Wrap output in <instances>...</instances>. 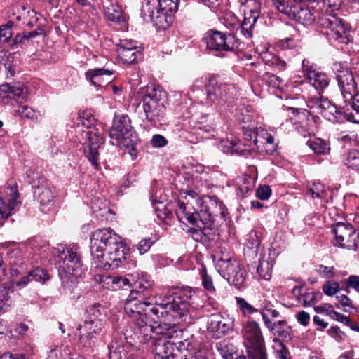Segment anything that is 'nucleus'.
<instances>
[{
	"label": "nucleus",
	"instance_id": "50",
	"mask_svg": "<svg viewBox=\"0 0 359 359\" xmlns=\"http://www.w3.org/2000/svg\"><path fill=\"white\" fill-rule=\"evenodd\" d=\"M104 13L108 20L112 22H119L121 18V10L117 4H111L106 7Z\"/></svg>",
	"mask_w": 359,
	"mask_h": 359
},
{
	"label": "nucleus",
	"instance_id": "14",
	"mask_svg": "<svg viewBox=\"0 0 359 359\" xmlns=\"http://www.w3.org/2000/svg\"><path fill=\"white\" fill-rule=\"evenodd\" d=\"M205 88L208 101L219 106L231 104L238 95V89L234 84L218 83L214 77L208 79Z\"/></svg>",
	"mask_w": 359,
	"mask_h": 359
},
{
	"label": "nucleus",
	"instance_id": "42",
	"mask_svg": "<svg viewBox=\"0 0 359 359\" xmlns=\"http://www.w3.org/2000/svg\"><path fill=\"white\" fill-rule=\"evenodd\" d=\"M217 348L224 359H233V355L236 353V348L226 341L217 344Z\"/></svg>",
	"mask_w": 359,
	"mask_h": 359
},
{
	"label": "nucleus",
	"instance_id": "52",
	"mask_svg": "<svg viewBox=\"0 0 359 359\" xmlns=\"http://www.w3.org/2000/svg\"><path fill=\"white\" fill-rule=\"evenodd\" d=\"M224 25L229 29L238 30L240 22L238 18L232 12H226L224 16Z\"/></svg>",
	"mask_w": 359,
	"mask_h": 359
},
{
	"label": "nucleus",
	"instance_id": "25",
	"mask_svg": "<svg viewBox=\"0 0 359 359\" xmlns=\"http://www.w3.org/2000/svg\"><path fill=\"white\" fill-rule=\"evenodd\" d=\"M6 194L9 196L8 203L0 196V224L12 215L21 204L18 200L19 194L15 186L8 187Z\"/></svg>",
	"mask_w": 359,
	"mask_h": 359
},
{
	"label": "nucleus",
	"instance_id": "47",
	"mask_svg": "<svg viewBox=\"0 0 359 359\" xmlns=\"http://www.w3.org/2000/svg\"><path fill=\"white\" fill-rule=\"evenodd\" d=\"M236 305L245 316H250L255 313H257L259 310L248 303L244 298L236 297L235 298Z\"/></svg>",
	"mask_w": 359,
	"mask_h": 359
},
{
	"label": "nucleus",
	"instance_id": "61",
	"mask_svg": "<svg viewBox=\"0 0 359 359\" xmlns=\"http://www.w3.org/2000/svg\"><path fill=\"white\" fill-rule=\"evenodd\" d=\"M168 143L167 139L162 135L156 134L152 136L151 144L155 148H161L166 146Z\"/></svg>",
	"mask_w": 359,
	"mask_h": 359
},
{
	"label": "nucleus",
	"instance_id": "9",
	"mask_svg": "<svg viewBox=\"0 0 359 359\" xmlns=\"http://www.w3.org/2000/svg\"><path fill=\"white\" fill-rule=\"evenodd\" d=\"M167 93L159 86L154 84L147 86L142 102L145 121L151 126H161L166 115Z\"/></svg>",
	"mask_w": 359,
	"mask_h": 359
},
{
	"label": "nucleus",
	"instance_id": "44",
	"mask_svg": "<svg viewBox=\"0 0 359 359\" xmlns=\"http://www.w3.org/2000/svg\"><path fill=\"white\" fill-rule=\"evenodd\" d=\"M237 194L245 196L252 190V182L250 177L243 176L238 178L237 181Z\"/></svg>",
	"mask_w": 359,
	"mask_h": 359
},
{
	"label": "nucleus",
	"instance_id": "2",
	"mask_svg": "<svg viewBox=\"0 0 359 359\" xmlns=\"http://www.w3.org/2000/svg\"><path fill=\"white\" fill-rule=\"evenodd\" d=\"M56 265L64 290L72 292L83 271L79 248L77 245H60L57 248Z\"/></svg>",
	"mask_w": 359,
	"mask_h": 359
},
{
	"label": "nucleus",
	"instance_id": "23",
	"mask_svg": "<svg viewBox=\"0 0 359 359\" xmlns=\"http://www.w3.org/2000/svg\"><path fill=\"white\" fill-rule=\"evenodd\" d=\"M302 67L310 86L318 92V94H321L329 85L328 76L316 69L306 59L302 60Z\"/></svg>",
	"mask_w": 359,
	"mask_h": 359
},
{
	"label": "nucleus",
	"instance_id": "40",
	"mask_svg": "<svg viewBox=\"0 0 359 359\" xmlns=\"http://www.w3.org/2000/svg\"><path fill=\"white\" fill-rule=\"evenodd\" d=\"M70 348L68 346H56L48 353L47 359H71Z\"/></svg>",
	"mask_w": 359,
	"mask_h": 359
},
{
	"label": "nucleus",
	"instance_id": "1",
	"mask_svg": "<svg viewBox=\"0 0 359 359\" xmlns=\"http://www.w3.org/2000/svg\"><path fill=\"white\" fill-rule=\"evenodd\" d=\"M90 243L91 256L97 268H117L126 260V249L122 238L111 229L95 230L90 236Z\"/></svg>",
	"mask_w": 359,
	"mask_h": 359
},
{
	"label": "nucleus",
	"instance_id": "43",
	"mask_svg": "<svg viewBox=\"0 0 359 359\" xmlns=\"http://www.w3.org/2000/svg\"><path fill=\"white\" fill-rule=\"evenodd\" d=\"M307 144L316 154H325L330 150L328 144L320 138L309 140L307 142Z\"/></svg>",
	"mask_w": 359,
	"mask_h": 359
},
{
	"label": "nucleus",
	"instance_id": "8",
	"mask_svg": "<svg viewBox=\"0 0 359 359\" xmlns=\"http://www.w3.org/2000/svg\"><path fill=\"white\" fill-rule=\"evenodd\" d=\"M96 120L90 111H83L78 114L76 126L83 127L86 130H81L86 137L83 143L84 154L90 162L92 165L97 169L98 164V149L104 143V138L101 132L95 126Z\"/></svg>",
	"mask_w": 359,
	"mask_h": 359
},
{
	"label": "nucleus",
	"instance_id": "24",
	"mask_svg": "<svg viewBox=\"0 0 359 359\" xmlns=\"http://www.w3.org/2000/svg\"><path fill=\"white\" fill-rule=\"evenodd\" d=\"M175 297H182V301L189 304L187 315L180 318V320L190 323L192 319L197 318V311L202 307L196 292L190 287H184Z\"/></svg>",
	"mask_w": 359,
	"mask_h": 359
},
{
	"label": "nucleus",
	"instance_id": "12",
	"mask_svg": "<svg viewBox=\"0 0 359 359\" xmlns=\"http://www.w3.org/2000/svg\"><path fill=\"white\" fill-rule=\"evenodd\" d=\"M109 135L112 144L119 147H130L137 141V135L133 130L130 119L127 114L114 115Z\"/></svg>",
	"mask_w": 359,
	"mask_h": 359
},
{
	"label": "nucleus",
	"instance_id": "37",
	"mask_svg": "<svg viewBox=\"0 0 359 359\" xmlns=\"http://www.w3.org/2000/svg\"><path fill=\"white\" fill-rule=\"evenodd\" d=\"M256 114L250 107H243L240 109L237 115V120L243 123H248L246 126H255Z\"/></svg>",
	"mask_w": 359,
	"mask_h": 359
},
{
	"label": "nucleus",
	"instance_id": "19",
	"mask_svg": "<svg viewBox=\"0 0 359 359\" xmlns=\"http://www.w3.org/2000/svg\"><path fill=\"white\" fill-rule=\"evenodd\" d=\"M306 104L313 111L321 114L325 118L330 121H338L339 116L342 114L341 107L338 109L327 97L322 96L320 94L309 95Z\"/></svg>",
	"mask_w": 359,
	"mask_h": 359
},
{
	"label": "nucleus",
	"instance_id": "62",
	"mask_svg": "<svg viewBox=\"0 0 359 359\" xmlns=\"http://www.w3.org/2000/svg\"><path fill=\"white\" fill-rule=\"evenodd\" d=\"M271 195V189L268 185L261 186L257 189L256 196L261 200L266 201Z\"/></svg>",
	"mask_w": 359,
	"mask_h": 359
},
{
	"label": "nucleus",
	"instance_id": "4",
	"mask_svg": "<svg viewBox=\"0 0 359 359\" xmlns=\"http://www.w3.org/2000/svg\"><path fill=\"white\" fill-rule=\"evenodd\" d=\"M339 88L341 93L344 105L341 107L344 118L351 122H358L350 112L351 109L359 114V92H357V83L352 72L341 62L333 65Z\"/></svg>",
	"mask_w": 359,
	"mask_h": 359
},
{
	"label": "nucleus",
	"instance_id": "32",
	"mask_svg": "<svg viewBox=\"0 0 359 359\" xmlns=\"http://www.w3.org/2000/svg\"><path fill=\"white\" fill-rule=\"evenodd\" d=\"M208 329L215 338H220L231 329V321L220 314H212L208 323Z\"/></svg>",
	"mask_w": 359,
	"mask_h": 359
},
{
	"label": "nucleus",
	"instance_id": "11",
	"mask_svg": "<svg viewBox=\"0 0 359 359\" xmlns=\"http://www.w3.org/2000/svg\"><path fill=\"white\" fill-rule=\"evenodd\" d=\"M150 333L147 337H144V341L150 340L153 345V352L155 356L159 359H177L180 357L178 353L183 354L184 351H189L192 349V341L188 339L184 341L174 342L168 340L167 335H163L156 339Z\"/></svg>",
	"mask_w": 359,
	"mask_h": 359
},
{
	"label": "nucleus",
	"instance_id": "53",
	"mask_svg": "<svg viewBox=\"0 0 359 359\" xmlns=\"http://www.w3.org/2000/svg\"><path fill=\"white\" fill-rule=\"evenodd\" d=\"M13 25V22L10 20L0 26V43H6L11 39L12 36L11 28Z\"/></svg>",
	"mask_w": 359,
	"mask_h": 359
},
{
	"label": "nucleus",
	"instance_id": "36",
	"mask_svg": "<svg viewBox=\"0 0 359 359\" xmlns=\"http://www.w3.org/2000/svg\"><path fill=\"white\" fill-rule=\"evenodd\" d=\"M118 53L121 60L127 64L137 62L142 55L140 49L118 50Z\"/></svg>",
	"mask_w": 359,
	"mask_h": 359
},
{
	"label": "nucleus",
	"instance_id": "51",
	"mask_svg": "<svg viewBox=\"0 0 359 359\" xmlns=\"http://www.w3.org/2000/svg\"><path fill=\"white\" fill-rule=\"evenodd\" d=\"M29 273L30 274L32 280L40 282L42 284H44L46 281L50 279L49 274L43 268L37 267Z\"/></svg>",
	"mask_w": 359,
	"mask_h": 359
},
{
	"label": "nucleus",
	"instance_id": "7",
	"mask_svg": "<svg viewBox=\"0 0 359 359\" xmlns=\"http://www.w3.org/2000/svg\"><path fill=\"white\" fill-rule=\"evenodd\" d=\"M243 137L245 140L249 142L248 146L243 145L245 148H242V144L238 140H222L220 142V147L222 148L224 152H236L242 155L250 154L251 150V145L257 146V148L260 147L259 144H266L271 146V149H266V152L272 154L275 149L273 144V137L262 128H258L252 125V126H243Z\"/></svg>",
	"mask_w": 359,
	"mask_h": 359
},
{
	"label": "nucleus",
	"instance_id": "28",
	"mask_svg": "<svg viewBox=\"0 0 359 359\" xmlns=\"http://www.w3.org/2000/svg\"><path fill=\"white\" fill-rule=\"evenodd\" d=\"M120 327H116L112 334V341L108 346L109 359H126L127 353L124 348L126 339V334L123 333Z\"/></svg>",
	"mask_w": 359,
	"mask_h": 359
},
{
	"label": "nucleus",
	"instance_id": "18",
	"mask_svg": "<svg viewBox=\"0 0 359 359\" xmlns=\"http://www.w3.org/2000/svg\"><path fill=\"white\" fill-rule=\"evenodd\" d=\"M32 187L33 193L41 205V210L48 212L54 205V194L45 177L40 173L34 174Z\"/></svg>",
	"mask_w": 359,
	"mask_h": 359
},
{
	"label": "nucleus",
	"instance_id": "30",
	"mask_svg": "<svg viewBox=\"0 0 359 359\" xmlns=\"http://www.w3.org/2000/svg\"><path fill=\"white\" fill-rule=\"evenodd\" d=\"M114 72L105 68H95L85 73L86 79L91 85L102 88L112 80Z\"/></svg>",
	"mask_w": 359,
	"mask_h": 359
},
{
	"label": "nucleus",
	"instance_id": "15",
	"mask_svg": "<svg viewBox=\"0 0 359 359\" xmlns=\"http://www.w3.org/2000/svg\"><path fill=\"white\" fill-rule=\"evenodd\" d=\"M243 344L252 359H266L264 337L255 321H248L243 330Z\"/></svg>",
	"mask_w": 359,
	"mask_h": 359
},
{
	"label": "nucleus",
	"instance_id": "35",
	"mask_svg": "<svg viewBox=\"0 0 359 359\" xmlns=\"http://www.w3.org/2000/svg\"><path fill=\"white\" fill-rule=\"evenodd\" d=\"M273 264L269 259L262 257L257 266V273L259 276L266 280H269L271 278Z\"/></svg>",
	"mask_w": 359,
	"mask_h": 359
},
{
	"label": "nucleus",
	"instance_id": "63",
	"mask_svg": "<svg viewBox=\"0 0 359 359\" xmlns=\"http://www.w3.org/2000/svg\"><path fill=\"white\" fill-rule=\"evenodd\" d=\"M267 81L269 86L275 88H281L283 85V81L279 76L275 74H267Z\"/></svg>",
	"mask_w": 359,
	"mask_h": 359
},
{
	"label": "nucleus",
	"instance_id": "29",
	"mask_svg": "<svg viewBox=\"0 0 359 359\" xmlns=\"http://www.w3.org/2000/svg\"><path fill=\"white\" fill-rule=\"evenodd\" d=\"M206 205L202 206L198 211L196 210L194 215L200 217L202 213H206L210 215L212 225L214 226L215 217L220 216L224 217L225 215V206L223 203L216 196L210 197L208 201L205 202Z\"/></svg>",
	"mask_w": 359,
	"mask_h": 359
},
{
	"label": "nucleus",
	"instance_id": "17",
	"mask_svg": "<svg viewBox=\"0 0 359 359\" xmlns=\"http://www.w3.org/2000/svg\"><path fill=\"white\" fill-rule=\"evenodd\" d=\"M207 48L210 51H233L238 48L239 40L232 34L210 29L203 38Z\"/></svg>",
	"mask_w": 359,
	"mask_h": 359
},
{
	"label": "nucleus",
	"instance_id": "10",
	"mask_svg": "<svg viewBox=\"0 0 359 359\" xmlns=\"http://www.w3.org/2000/svg\"><path fill=\"white\" fill-rule=\"evenodd\" d=\"M147 299L153 302V307L158 310V316H152L155 320L161 319L170 320L171 318L180 320V318H184L189 312V304L182 301V297L158 295L154 297H149Z\"/></svg>",
	"mask_w": 359,
	"mask_h": 359
},
{
	"label": "nucleus",
	"instance_id": "21",
	"mask_svg": "<svg viewBox=\"0 0 359 359\" xmlns=\"http://www.w3.org/2000/svg\"><path fill=\"white\" fill-rule=\"evenodd\" d=\"M105 323L85 320L77 327L79 331V344L83 348L89 349L96 342L97 337L104 327Z\"/></svg>",
	"mask_w": 359,
	"mask_h": 359
},
{
	"label": "nucleus",
	"instance_id": "59",
	"mask_svg": "<svg viewBox=\"0 0 359 359\" xmlns=\"http://www.w3.org/2000/svg\"><path fill=\"white\" fill-rule=\"evenodd\" d=\"M198 129L200 130L199 134L202 135L204 139H209L215 137L217 135V132L214 127L210 125H199Z\"/></svg>",
	"mask_w": 359,
	"mask_h": 359
},
{
	"label": "nucleus",
	"instance_id": "33",
	"mask_svg": "<svg viewBox=\"0 0 359 359\" xmlns=\"http://www.w3.org/2000/svg\"><path fill=\"white\" fill-rule=\"evenodd\" d=\"M85 320H99L100 322L105 323L106 312L104 308L100 304H94L89 306L86 311Z\"/></svg>",
	"mask_w": 359,
	"mask_h": 359
},
{
	"label": "nucleus",
	"instance_id": "48",
	"mask_svg": "<svg viewBox=\"0 0 359 359\" xmlns=\"http://www.w3.org/2000/svg\"><path fill=\"white\" fill-rule=\"evenodd\" d=\"M9 287L0 285V312L6 311L11 306V300L9 296Z\"/></svg>",
	"mask_w": 359,
	"mask_h": 359
},
{
	"label": "nucleus",
	"instance_id": "38",
	"mask_svg": "<svg viewBox=\"0 0 359 359\" xmlns=\"http://www.w3.org/2000/svg\"><path fill=\"white\" fill-rule=\"evenodd\" d=\"M306 196L312 198L325 199L327 191L325 186L320 182H314L312 184L306 192Z\"/></svg>",
	"mask_w": 359,
	"mask_h": 359
},
{
	"label": "nucleus",
	"instance_id": "26",
	"mask_svg": "<svg viewBox=\"0 0 359 359\" xmlns=\"http://www.w3.org/2000/svg\"><path fill=\"white\" fill-rule=\"evenodd\" d=\"M0 96L4 99H13L18 103L25 102L28 97V89L22 83L13 85L5 83L0 86Z\"/></svg>",
	"mask_w": 359,
	"mask_h": 359
},
{
	"label": "nucleus",
	"instance_id": "13",
	"mask_svg": "<svg viewBox=\"0 0 359 359\" xmlns=\"http://www.w3.org/2000/svg\"><path fill=\"white\" fill-rule=\"evenodd\" d=\"M273 6L280 13L286 15L289 19L295 20L305 26L317 25L320 13L312 8L303 7L290 2V0H271Z\"/></svg>",
	"mask_w": 359,
	"mask_h": 359
},
{
	"label": "nucleus",
	"instance_id": "5",
	"mask_svg": "<svg viewBox=\"0 0 359 359\" xmlns=\"http://www.w3.org/2000/svg\"><path fill=\"white\" fill-rule=\"evenodd\" d=\"M326 9L320 13L317 20V27L325 29V34L330 39L341 43H346L348 34L350 32L349 25L341 18L339 17L335 11H338L341 5V0H321Z\"/></svg>",
	"mask_w": 359,
	"mask_h": 359
},
{
	"label": "nucleus",
	"instance_id": "20",
	"mask_svg": "<svg viewBox=\"0 0 359 359\" xmlns=\"http://www.w3.org/2000/svg\"><path fill=\"white\" fill-rule=\"evenodd\" d=\"M155 0H144L141 15L147 22H153L158 29H165L172 23V19L161 13L159 6L156 7Z\"/></svg>",
	"mask_w": 359,
	"mask_h": 359
},
{
	"label": "nucleus",
	"instance_id": "55",
	"mask_svg": "<svg viewBox=\"0 0 359 359\" xmlns=\"http://www.w3.org/2000/svg\"><path fill=\"white\" fill-rule=\"evenodd\" d=\"M193 341L192 339H190ZM193 348L191 350L189 351H184V353L182 354L181 359H207L205 351L203 350H198L197 351H194V344L192 343Z\"/></svg>",
	"mask_w": 359,
	"mask_h": 359
},
{
	"label": "nucleus",
	"instance_id": "58",
	"mask_svg": "<svg viewBox=\"0 0 359 359\" xmlns=\"http://www.w3.org/2000/svg\"><path fill=\"white\" fill-rule=\"evenodd\" d=\"M201 276L202 279V284L205 290L208 292L215 291V287L213 286L212 280L210 276L207 274L206 269L203 267L201 271Z\"/></svg>",
	"mask_w": 359,
	"mask_h": 359
},
{
	"label": "nucleus",
	"instance_id": "6",
	"mask_svg": "<svg viewBox=\"0 0 359 359\" xmlns=\"http://www.w3.org/2000/svg\"><path fill=\"white\" fill-rule=\"evenodd\" d=\"M196 209L192 207L189 202L184 203L180 201L178 208L175 209L176 216L180 222L186 219L196 228H191L189 231L193 239L196 241L206 243L214 238L215 234V226L212 225L210 215L202 213L200 217L194 215Z\"/></svg>",
	"mask_w": 359,
	"mask_h": 359
},
{
	"label": "nucleus",
	"instance_id": "49",
	"mask_svg": "<svg viewBox=\"0 0 359 359\" xmlns=\"http://www.w3.org/2000/svg\"><path fill=\"white\" fill-rule=\"evenodd\" d=\"M321 298L322 294L319 291H311L303 294L300 303L304 306H309L320 300Z\"/></svg>",
	"mask_w": 359,
	"mask_h": 359
},
{
	"label": "nucleus",
	"instance_id": "64",
	"mask_svg": "<svg viewBox=\"0 0 359 359\" xmlns=\"http://www.w3.org/2000/svg\"><path fill=\"white\" fill-rule=\"evenodd\" d=\"M279 348L276 351V356L277 359H291L290 353L285 346L279 342Z\"/></svg>",
	"mask_w": 359,
	"mask_h": 359
},
{
	"label": "nucleus",
	"instance_id": "46",
	"mask_svg": "<svg viewBox=\"0 0 359 359\" xmlns=\"http://www.w3.org/2000/svg\"><path fill=\"white\" fill-rule=\"evenodd\" d=\"M252 18L253 19H251L250 18L244 16L243 22L240 23V26L238 27L241 33L247 39L252 37L253 27L257 22L255 18Z\"/></svg>",
	"mask_w": 359,
	"mask_h": 359
},
{
	"label": "nucleus",
	"instance_id": "45",
	"mask_svg": "<svg viewBox=\"0 0 359 359\" xmlns=\"http://www.w3.org/2000/svg\"><path fill=\"white\" fill-rule=\"evenodd\" d=\"M344 164L348 168L359 172V151L350 150L345 157Z\"/></svg>",
	"mask_w": 359,
	"mask_h": 359
},
{
	"label": "nucleus",
	"instance_id": "3",
	"mask_svg": "<svg viewBox=\"0 0 359 359\" xmlns=\"http://www.w3.org/2000/svg\"><path fill=\"white\" fill-rule=\"evenodd\" d=\"M125 312L135 325V333L147 337L153 332L151 321H155L152 316H158V310L153 307V302L145 297L130 292L126 299Z\"/></svg>",
	"mask_w": 359,
	"mask_h": 359
},
{
	"label": "nucleus",
	"instance_id": "16",
	"mask_svg": "<svg viewBox=\"0 0 359 359\" xmlns=\"http://www.w3.org/2000/svg\"><path fill=\"white\" fill-rule=\"evenodd\" d=\"M215 268L229 283L237 288L245 286L248 273L236 259L231 257H220L215 262Z\"/></svg>",
	"mask_w": 359,
	"mask_h": 359
},
{
	"label": "nucleus",
	"instance_id": "56",
	"mask_svg": "<svg viewBox=\"0 0 359 359\" xmlns=\"http://www.w3.org/2000/svg\"><path fill=\"white\" fill-rule=\"evenodd\" d=\"M316 271L320 276L324 278L330 279L335 276L336 270L334 266H327L323 264H320Z\"/></svg>",
	"mask_w": 359,
	"mask_h": 359
},
{
	"label": "nucleus",
	"instance_id": "41",
	"mask_svg": "<svg viewBox=\"0 0 359 359\" xmlns=\"http://www.w3.org/2000/svg\"><path fill=\"white\" fill-rule=\"evenodd\" d=\"M246 9L244 11V16L246 18H255L257 20L260 15L261 4L257 0H247L245 4Z\"/></svg>",
	"mask_w": 359,
	"mask_h": 359
},
{
	"label": "nucleus",
	"instance_id": "57",
	"mask_svg": "<svg viewBox=\"0 0 359 359\" xmlns=\"http://www.w3.org/2000/svg\"><path fill=\"white\" fill-rule=\"evenodd\" d=\"M323 291L327 296H333L339 291V285L335 281H327L323 285Z\"/></svg>",
	"mask_w": 359,
	"mask_h": 359
},
{
	"label": "nucleus",
	"instance_id": "54",
	"mask_svg": "<svg viewBox=\"0 0 359 359\" xmlns=\"http://www.w3.org/2000/svg\"><path fill=\"white\" fill-rule=\"evenodd\" d=\"M158 239V238L156 237L154 239H152L151 238H146L140 240L137 245V248L140 254L143 255L148 252Z\"/></svg>",
	"mask_w": 359,
	"mask_h": 359
},
{
	"label": "nucleus",
	"instance_id": "22",
	"mask_svg": "<svg viewBox=\"0 0 359 359\" xmlns=\"http://www.w3.org/2000/svg\"><path fill=\"white\" fill-rule=\"evenodd\" d=\"M333 231L336 241L341 247L348 250L356 249L359 235L350 224L337 223Z\"/></svg>",
	"mask_w": 359,
	"mask_h": 359
},
{
	"label": "nucleus",
	"instance_id": "27",
	"mask_svg": "<svg viewBox=\"0 0 359 359\" xmlns=\"http://www.w3.org/2000/svg\"><path fill=\"white\" fill-rule=\"evenodd\" d=\"M95 280L103 287L111 290H128L131 287L130 278L127 277L108 276L104 273L95 276Z\"/></svg>",
	"mask_w": 359,
	"mask_h": 359
},
{
	"label": "nucleus",
	"instance_id": "31",
	"mask_svg": "<svg viewBox=\"0 0 359 359\" xmlns=\"http://www.w3.org/2000/svg\"><path fill=\"white\" fill-rule=\"evenodd\" d=\"M130 277V282H133L135 290L130 292H135L136 295L143 296L147 294L153 285V280L151 276L145 272H135L128 274V277Z\"/></svg>",
	"mask_w": 359,
	"mask_h": 359
},
{
	"label": "nucleus",
	"instance_id": "39",
	"mask_svg": "<svg viewBox=\"0 0 359 359\" xmlns=\"http://www.w3.org/2000/svg\"><path fill=\"white\" fill-rule=\"evenodd\" d=\"M15 114L34 121H37L41 118L39 111L34 110L27 105H20L15 110Z\"/></svg>",
	"mask_w": 359,
	"mask_h": 359
},
{
	"label": "nucleus",
	"instance_id": "60",
	"mask_svg": "<svg viewBox=\"0 0 359 359\" xmlns=\"http://www.w3.org/2000/svg\"><path fill=\"white\" fill-rule=\"evenodd\" d=\"M331 316L333 318H335L339 322H341L346 325H349V326H351V327L353 330H357L359 332V327H354L353 326H352L351 325L352 320L348 316H346L345 315H343V314L338 313L337 311H333L331 313Z\"/></svg>",
	"mask_w": 359,
	"mask_h": 359
},
{
	"label": "nucleus",
	"instance_id": "34",
	"mask_svg": "<svg viewBox=\"0 0 359 359\" xmlns=\"http://www.w3.org/2000/svg\"><path fill=\"white\" fill-rule=\"evenodd\" d=\"M158 6L161 14L172 19L178 9V0H158Z\"/></svg>",
	"mask_w": 359,
	"mask_h": 359
}]
</instances>
